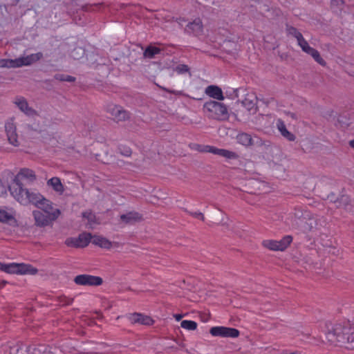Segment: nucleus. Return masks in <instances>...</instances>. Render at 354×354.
Listing matches in <instances>:
<instances>
[{"label": "nucleus", "mask_w": 354, "mask_h": 354, "mask_svg": "<svg viewBox=\"0 0 354 354\" xmlns=\"http://www.w3.org/2000/svg\"><path fill=\"white\" fill-rule=\"evenodd\" d=\"M120 221L126 225H133L142 221V216L136 212H129L120 216Z\"/></svg>", "instance_id": "nucleus-16"}, {"label": "nucleus", "mask_w": 354, "mask_h": 354, "mask_svg": "<svg viewBox=\"0 0 354 354\" xmlns=\"http://www.w3.org/2000/svg\"><path fill=\"white\" fill-rule=\"evenodd\" d=\"M129 319L132 324H140L145 326H151L153 324V320L151 317L138 313L131 314Z\"/></svg>", "instance_id": "nucleus-15"}, {"label": "nucleus", "mask_w": 354, "mask_h": 354, "mask_svg": "<svg viewBox=\"0 0 354 354\" xmlns=\"http://www.w3.org/2000/svg\"><path fill=\"white\" fill-rule=\"evenodd\" d=\"M47 185L51 187L52 189L58 193L59 195H62L64 192V187L62 185L61 180L58 177H53L47 181Z\"/></svg>", "instance_id": "nucleus-21"}, {"label": "nucleus", "mask_w": 354, "mask_h": 354, "mask_svg": "<svg viewBox=\"0 0 354 354\" xmlns=\"http://www.w3.org/2000/svg\"><path fill=\"white\" fill-rule=\"evenodd\" d=\"M277 127L281 134L289 141H294L296 138L295 136L288 131L284 122L281 120L277 122Z\"/></svg>", "instance_id": "nucleus-22"}, {"label": "nucleus", "mask_w": 354, "mask_h": 354, "mask_svg": "<svg viewBox=\"0 0 354 354\" xmlns=\"http://www.w3.org/2000/svg\"><path fill=\"white\" fill-rule=\"evenodd\" d=\"M286 32L288 35H292L295 37L297 40V42L304 37L302 34L298 31V30L292 26H289L286 24Z\"/></svg>", "instance_id": "nucleus-29"}, {"label": "nucleus", "mask_w": 354, "mask_h": 354, "mask_svg": "<svg viewBox=\"0 0 354 354\" xmlns=\"http://www.w3.org/2000/svg\"><path fill=\"white\" fill-rule=\"evenodd\" d=\"M209 333L214 337L236 338L240 332L234 328L225 326H213L209 330Z\"/></svg>", "instance_id": "nucleus-8"}, {"label": "nucleus", "mask_w": 354, "mask_h": 354, "mask_svg": "<svg viewBox=\"0 0 354 354\" xmlns=\"http://www.w3.org/2000/svg\"><path fill=\"white\" fill-rule=\"evenodd\" d=\"M32 215L35 219V223L37 226H44V209L41 208L39 210H34Z\"/></svg>", "instance_id": "nucleus-25"}, {"label": "nucleus", "mask_w": 354, "mask_h": 354, "mask_svg": "<svg viewBox=\"0 0 354 354\" xmlns=\"http://www.w3.org/2000/svg\"><path fill=\"white\" fill-rule=\"evenodd\" d=\"M82 217L86 218L88 220V222L90 224H93V223H97V221H96L97 218H96L95 214H94L91 211L84 212L82 213Z\"/></svg>", "instance_id": "nucleus-34"}, {"label": "nucleus", "mask_w": 354, "mask_h": 354, "mask_svg": "<svg viewBox=\"0 0 354 354\" xmlns=\"http://www.w3.org/2000/svg\"><path fill=\"white\" fill-rule=\"evenodd\" d=\"M308 55H311L313 59L320 65L324 66L326 64V62L324 59L321 57L319 53L316 49L313 48Z\"/></svg>", "instance_id": "nucleus-31"}, {"label": "nucleus", "mask_w": 354, "mask_h": 354, "mask_svg": "<svg viewBox=\"0 0 354 354\" xmlns=\"http://www.w3.org/2000/svg\"><path fill=\"white\" fill-rule=\"evenodd\" d=\"M183 315L181 314H176L174 315V317L176 321H180L183 318Z\"/></svg>", "instance_id": "nucleus-45"}, {"label": "nucleus", "mask_w": 354, "mask_h": 354, "mask_svg": "<svg viewBox=\"0 0 354 354\" xmlns=\"http://www.w3.org/2000/svg\"><path fill=\"white\" fill-rule=\"evenodd\" d=\"M0 270L9 273L17 274H35L37 270L29 264L26 263H3L0 262Z\"/></svg>", "instance_id": "nucleus-5"}, {"label": "nucleus", "mask_w": 354, "mask_h": 354, "mask_svg": "<svg viewBox=\"0 0 354 354\" xmlns=\"http://www.w3.org/2000/svg\"><path fill=\"white\" fill-rule=\"evenodd\" d=\"M258 99L253 93H247L241 103L248 111H252L253 114L256 113L258 111L257 106Z\"/></svg>", "instance_id": "nucleus-14"}, {"label": "nucleus", "mask_w": 354, "mask_h": 354, "mask_svg": "<svg viewBox=\"0 0 354 354\" xmlns=\"http://www.w3.org/2000/svg\"><path fill=\"white\" fill-rule=\"evenodd\" d=\"M162 90L167 91V93H172V94H175V95H178V94H181V91H172V90H169V89H167V88H162Z\"/></svg>", "instance_id": "nucleus-43"}, {"label": "nucleus", "mask_w": 354, "mask_h": 354, "mask_svg": "<svg viewBox=\"0 0 354 354\" xmlns=\"http://www.w3.org/2000/svg\"><path fill=\"white\" fill-rule=\"evenodd\" d=\"M62 53L59 48L55 49L54 53H53L52 58L49 59V62L51 61H57L59 59L62 57Z\"/></svg>", "instance_id": "nucleus-39"}, {"label": "nucleus", "mask_w": 354, "mask_h": 354, "mask_svg": "<svg viewBox=\"0 0 354 354\" xmlns=\"http://www.w3.org/2000/svg\"><path fill=\"white\" fill-rule=\"evenodd\" d=\"M175 71L179 74H183L189 71V68L186 64H178L175 68Z\"/></svg>", "instance_id": "nucleus-36"}, {"label": "nucleus", "mask_w": 354, "mask_h": 354, "mask_svg": "<svg viewBox=\"0 0 354 354\" xmlns=\"http://www.w3.org/2000/svg\"><path fill=\"white\" fill-rule=\"evenodd\" d=\"M139 46H140L141 49L143 50V47L141 46V44H140Z\"/></svg>", "instance_id": "nucleus-47"}, {"label": "nucleus", "mask_w": 354, "mask_h": 354, "mask_svg": "<svg viewBox=\"0 0 354 354\" xmlns=\"http://www.w3.org/2000/svg\"><path fill=\"white\" fill-rule=\"evenodd\" d=\"M107 112L111 115V118L116 122L126 121L130 118V113L119 105L109 106Z\"/></svg>", "instance_id": "nucleus-9"}, {"label": "nucleus", "mask_w": 354, "mask_h": 354, "mask_svg": "<svg viewBox=\"0 0 354 354\" xmlns=\"http://www.w3.org/2000/svg\"><path fill=\"white\" fill-rule=\"evenodd\" d=\"M0 222L10 224L15 223L14 210L12 208L0 207Z\"/></svg>", "instance_id": "nucleus-17"}, {"label": "nucleus", "mask_w": 354, "mask_h": 354, "mask_svg": "<svg viewBox=\"0 0 354 354\" xmlns=\"http://www.w3.org/2000/svg\"><path fill=\"white\" fill-rule=\"evenodd\" d=\"M292 237L291 236H286L281 241L265 240L262 242V245L270 250L283 251L291 243Z\"/></svg>", "instance_id": "nucleus-7"}, {"label": "nucleus", "mask_w": 354, "mask_h": 354, "mask_svg": "<svg viewBox=\"0 0 354 354\" xmlns=\"http://www.w3.org/2000/svg\"><path fill=\"white\" fill-rule=\"evenodd\" d=\"M92 234L90 232H82L79 234L78 237H70L66 239L65 244L68 247L75 248H83L86 247L91 242Z\"/></svg>", "instance_id": "nucleus-6"}, {"label": "nucleus", "mask_w": 354, "mask_h": 354, "mask_svg": "<svg viewBox=\"0 0 354 354\" xmlns=\"http://www.w3.org/2000/svg\"><path fill=\"white\" fill-rule=\"evenodd\" d=\"M42 57V53H38L31 54L26 57H21L15 59H0V67L1 68H19L24 66H29Z\"/></svg>", "instance_id": "nucleus-4"}, {"label": "nucleus", "mask_w": 354, "mask_h": 354, "mask_svg": "<svg viewBox=\"0 0 354 354\" xmlns=\"http://www.w3.org/2000/svg\"><path fill=\"white\" fill-rule=\"evenodd\" d=\"M162 50L151 44L147 46L143 52V58L152 59L160 54Z\"/></svg>", "instance_id": "nucleus-23"}, {"label": "nucleus", "mask_w": 354, "mask_h": 354, "mask_svg": "<svg viewBox=\"0 0 354 354\" xmlns=\"http://www.w3.org/2000/svg\"><path fill=\"white\" fill-rule=\"evenodd\" d=\"M349 146L354 149V139L349 141Z\"/></svg>", "instance_id": "nucleus-46"}, {"label": "nucleus", "mask_w": 354, "mask_h": 354, "mask_svg": "<svg viewBox=\"0 0 354 354\" xmlns=\"http://www.w3.org/2000/svg\"><path fill=\"white\" fill-rule=\"evenodd\" d=\"M206 145H198V144H195L194 145V147L193 149L199 151V152H203V153H205L206 152V149H205V147Z\"/></svg>", "instance_id": "nucleus-41"}, {"label": "nucleus", "mask_w": 354, "mask_h": 354, "mask_svg": "<svg viewBox=\"0 0 354 354\" xmlns=\"http://www.w3.org/2000/svg\"><path fill=\"white\" fill-rule=\"evenodd\" d=\"M326 338L328 342L335 346L354 348V328L348 322L326 324Z\"/></svg>", "instance_id": "nucleus-2"}, {"label": "nucleus", "mask_w": 354, "mask_h": 354, "mask_svg": "<svg viewBox=\"0 0 354 354\" xmlns=\"http://www.w3.org/2000/svg\"><path fill=\"white\" fill-rule=\"evenodd\" d=\"M54 78L60 82H74L76 80V78L73 76L66 75V74H62V73L55 74L54 76Z\"/></svg>", "instance_id": "nucleus-30"}, {"label": "nucleus", "mask_w": 354, "mask_h": 354, "mask_svg": "<svg viewBox=\"0 0 354 354\" xmlns=\"http://www.w3.org/2000/svg\"><path fill=\"white\" fill-rule=\"evenodd\" d=\"M115 164L119 167H122L125 165H131V162L124 161L123 160H118Z\"/></svg>", "instance_id": "nucleus-42"}, {"label": "nucleus", "mask_w": 354, "mask_h": 354, "mask_svg": "<svg viewBox=\"0 0 354 354\" xmlns=\"http://www.w3.org/2000/svg\"><path fill=\"white\" fill-rule=\"evenodd\" d=\"M119 153L125 157H130L132 154V150L130 147L126 145H120L118 147Z\"/></svg>", "instance_id": "nucleus-32"}, {"label": "nucleus", "mask_w": 354, "mask_h": 354, "mask_svg": "<svg viewBox=\"0 0 354 354\" xmlns=\"http://www.w3.org/2000/svg\"><path fill=\"white\" fill-rule=\"evenodd\" d=\"M91 242L95 245L105 249H109L112 246V243L109 240L98 235H92Z\"/></svg>", "instance_id": "nucleus-20"}, {"label": "nucleus", "mask_w": 354, "mask_h": 354, "mask_svg": "<svg viewBox=\"0 0 354 354\" xmlns=\"http://www.w3.org/2000/svg\"><path fill=\"white\" fill-rule=\"evenodd\" d=\"M35 180L36 175L33 170L22 168L9 185V190L12 196L21 205H33L41 208L44 205V196L36 189H28L25 187Z\"/></svg>", "instance_id": "nucleus-1"}, {"label": "nucleus", "mask_w": 354, "mask_h": 354, "mask_svg": "<svg viewBox=\"0 0 354 354\" xmlns=\"http://www.w3.org/2000/svg\"><path fill=\"white\" fill-rule=\"evenodd\" d=\"M5 130L7 134L9 142L15 146H19L18 135L17 133L16 124L14 122V118H10L5 124Z\"/></svg>", "instance_id": "nucleus-11"}, {"label": "nucleus", "mask_w": 354, "mask_h": 354, "mask_svg": "<svg viewBox=\"0 0 354 354\" xmlns=\"http://www.w3.org/2000/svg\"><path fill=\"white\" fill-rule=\"evenodd\" d=\"M203 109L210 118L218 120H227L229 118L227 108L223 103L209 100L204 104Z\"/></svg>", "instance_id": "nucleus-3"}, {"label": "nucleus", "mask_w": 354, "mask_h": 354, "mask_svg": "<svg viewBox=\"0 0 354 354\" xmlns=\"http://www.w3.org/2000/svg\"><path fill=\"white\" fill-rule=\"evenodd\" d=\"M205 149H206V152L218 155L227 159H237L239 158V155L236 153L227 149H218L216 147L209 145L205 146Z\"/></svg>", "instance_id": "nucleus-13"}, {"label": "nucleus", "mask_w": 354, "mask_h": 354, "mask_svg": "<svg viewBox=\"0 0 354 354\" xmlns=\"http://www.w3.org/2000/svg\"><path fill=\"white\" fill-rule=\"evenodd\" d=\"M52 204L53 203L51 202H50V204L46 203V209L49 210L50 212H53L55 209L53 207Z\"/></svg>", "instance_id": "nucleus-44"}, {"label": "nucleus", "mask_w": 354, "mask_h": 354, "mask_svg": "<svg viewBox=\"0 0 354 354\" xmlns=\"http://www.w3.org/2000/svg\"><path fill=\"white\" fill-rule=\"evenodd\" d=\"M17 106L26 115L28 116H34L36 115V111L32 108L28 106V102L23 97H17L15 101Z\"/></svg>", "instance_id": "nucleus-18"}, {"label": "nucleus", "mask_w": 354, "mask_h": 354, "mask_svg": "<svg viewBox=\"0 0 354 354\" xmlns=\"http://www.w3.org/2000/svg\"><path fill=\"white\" fill-rule=\"evenodd\" d=\"M61 214L59 209H55L53 212L46 209V226L52 221H56Z\"/></svg>", "instance_id": "nucleus-26"}, {"label": "nucleus", "mask_w": 354, "mask_h": 354, "mask_svg": "<svg viewBox=\"0 0 354 354\" xmlns=\"http://www.w3.org/2000/svg\"><path fill=\"white\" fill-rule=\"evenodd\" d=\"M180 326L183 328L194 330L197 328V323L192 320H183L181 322Z\"/></svg>", "instance_id": "nucleus-33"}, {"label": "nucleus", "mask_w": 354, "mask_h": 354, "mask_svg": "<svg viewBox=\"0 0 354 354\" xmlns=\"http://www.w3.org/2000/svg\"><path fill=\"white\" fill-rule=\"evenodd\" d=\"M335 203H337V207L338 208H344L346 210L351 209V199L347 195H342L340 198L335 201Z\"/></svg>", "instance_id": "nucleus-24"}, {"label": "nucleus", "mask_w": 354, "mask_h": 354, "mask_svg": "<svg viewBox=\"0 0 354 354\" xmlns=\"http://www.w3.org/2000/svg\"><path fill=\"white\" fill-rule=\"evenodd\" d=\"M48 144L51 147H55L58 144V140L54 136L51 137L49 136V138L46 136V145Z\"/></svg>", "instance_id": "nucleus-38"}, {"label": "nucleus", "mask_w": 354, "mask_h": 354, "mask_svg": "<svg viewBox=\"0 0 354 354\" xmlns=\"http://www.w3.org/2000/svg\"><path fill=\"white\" fill-rule=\"evenodd\" d=\"M238 142L244 146H250L252 145V138L251 136L246 133H241L238 134L237 137Z\"/></svg>", "instance_id": "nucleus-27"}, {"label": "nucleus", "mask_w": 354, "mask_h": 354, "mask_svg": "<svg viewBox=\"0 0 354 354\" xmlns=\"http://www.w3.org/2000/svg\"><path fill=\"white\" fill-rule=\"evenodd\" d=\"M59 301L63 306L71 305L73 301V299L66 296H61L59 297Z\"/></svg>", "instance_id": "nucleus-40"}, {"label": "nucleus", "mask_w": 354, "mask_h": 354, "mask_svg": "<svg viewBox=\"0 0 354 354\" xmlns=\"http://www.w3.org/2000/svg\"><path fill=\"white\" fill-rule=\"evenodd\" d=\"M298 45L301 48L302 50L307 54L311 52V50L313 49V48L310 47L307 42L303 37L301 41L299 40L298 42Z\"/></svg>", "instance_id": "nucleus-35"}, {"label": "nucleus", "mask_w": 354, "mask_h": 354, "mask_svg": "<svg viewBox=\"0 0 354 354\" xmlns=\"http://www.w3.org/2000/svg\"><path fill=\"white\" fill-rule=\"evenodd\" d=\"M326 225V221L322 218L317 216L309 217L305 221L304 228L305 230L312 232L314 230H319L322 227Z\"/></svg>", "instance_id": "nucleus-12"}, {"label": "nucleus", "mask_w": 354, "mask_h": 354, "mask_svg": "<svg viewBox=\"0 0 354 354\" xmlns=\"http://www.w3.org/2000/svg\"><path fill=\"white\" fill-rule=\"evenodd\" d=\"M190 216H192L194 218H196L197 219H199L202 221H205V216L204 214L201 212H191L185 210Z\"/></svg>", "instance_id": "nucleus-37"}, {"label": "nucleus", "mask_w": 354, "mask_h": 354, "mask_svg": "<svg viewBox=\"0 0 354 354\" xmlns=\"http://www.w3.org/2000/svg\"><path fill=\"white\" fill-rule=\"evenodd\" d=\"M74 282L80 286H100L103 283V279L98 276L80 274L74 278Z\"/></svg>", "instance_id": "nucleus-10"}, {"label": "nucleus", "mask_w": 354, "mask_h": 354, "mask_svg": "<svg viewBox=\"0 0 354 354\" xmlns=\"http://www.w3.org/2000/svg\"><path fill=\"white\" fill-rule=\"evenodd\" d=\"M205 93L210 97L217 100H223L224 96L222 89L216 85H209L205 88Z\"/></svg>", "instance_id": "nucleus-19"}, {"label": "nucleus", "mask_w": 354, "mask_h": 354, "mask_svg": "<svg viewBox=\"0 0 354 354\" xmlns=\"http://www.w3.org/2000/svg\"><path fill=\"white\" fill-rule=\"evenodd\" d=\"M187 27L193 32H200L203 30L202 21L199 18L196 19L194 21L189 23Z\"/></svg>", "instance_id": "nucleus-28"}]
</instances>
